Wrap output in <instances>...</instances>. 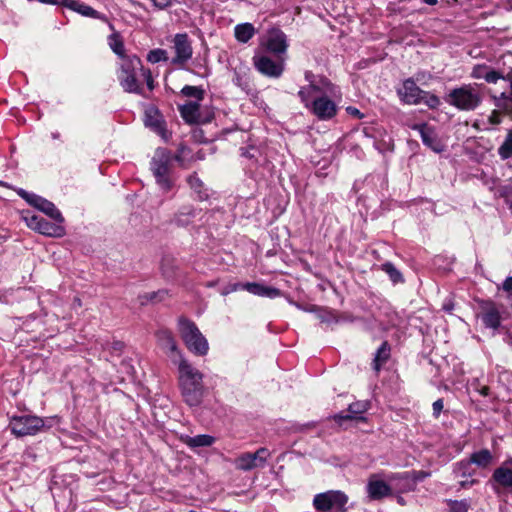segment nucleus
<instances>
[{
	"label": "nucleus",
	"instance_id": "1",
	"mask_svg": "<svg viewBox=\"0 0 512 512\" xmlns=\"http://www.w3.org/2000/svg\"><path fill=\"white\" fill-rule=\"evenodd\" d=\"M298 95L319 119L327 120L335 116L337 107L329 97H335L337 89L327 79H322L319 84L311 83L308 87L302 88Z\"/></svg>",
	"mask_w": 512,
	"mask_h": 512
},
{
	"label": "nucleus",
	"instance_id": "2",
	"mask_svg": "<svg viewBox=\"0 0 512 512\" xmlns=\"http://www.w3.org/2000/svg\"><path fill=\"white\" fill-rule=\"evenodd\" d=\"M177 367L178 383L184 402L190 407H198L205 394L203 374L187 360L181 361Z\"/></svg>",
	"mask_w": 512,
	"mask_h": 512
},
{
	"label": "nucleus",
	"instance_id": "3",
	"mask_svg": "<svg viewBox=\"0 0 512 512\" xmlns=\"http://www.w3.org/2000/svg\"><path fill=\"white\" fill-rule=\"evenodd\" d=\"M178 332L189 351L199 356L207 354L209 350L207 339L193 321L180 317L178 320Z\"/></svg>",
	"mask_w": 512,
	"mask_h": 512
},
{
	"label": "nucleus",
	"instance_id": "4",
	"mask_svg": "<svg viewBox=\"0 0 512 512\" xmlns=\"http://www.w3.org/2000/svg\"><path fill=\"white\" fill-rule=\"evenodd\" d=\"M171 153L165 148H158L150 163L156 183L163 192H168L173 186L170 176Z\"/></svg>",
	"mask_w": 512,
	"mask_h": 512
},
{
	"label": "nucleus",
	"instance_id": "5",
	"mask_svg": "<svg viewBox=\"0 0 512 512\" xmlns=\"http://www.w3.org/2000/svg\"><path fill=\"white\" fill-rule=\"evenodd\" d=\"M449 104L455 106L459 110L471 111L476 109L482 102V95L473 85H463L453 89L449 95Z\"/></svg>",
	"mask_w": 512,
	"mask_h": 512
},
{
	"label": "nucleus",
	"instance_id": "6",
	"mask_svg": "<svg viewBox=\"0 0 512 512\" xmlns=\"http://www.w3.org/2000/svg\"><path fill=\"white\" fill-rule=\"evenodd\" d=\"M397 92L400 99L406 104L412 105L423 102L430 108H436L440 104L438 97L421 90L412 79L405 80Z\"/></svg>",
	"mask_w": 512,
	"mask_h": 512
},
{
	"label": "nucleus",
	"instance_id": "7",
	"mask_svg": "<svg viewBox=\"0 0 512 512\" xmlns=\"http://www.w3.org/2000/svg\"><path fill=\"white\" fill-rule=\"evenodd\" d=\"M141 68V60L137 56L124 58L120 63L118 80L121 87L129 93H141L140 85L136 79V71Z\"/></svg>",
	"mask_w": 512,
	"mask_h": 512
},
{
	"label": "nucleus",
	"instance_id": "8",
	"mask_svg": "<svg viewBox=\"0 0 512 512\" xmlns=\"http://www.w3.org/2000/svg\"><path fill=\"white\" fill-rule=\"evenodd\" d=\"M347 502V495L339 490L319 493L313 499V505L318 512H344Z\"/></svg>",
	"mask_w": 512,
	"mask_h": 512
},
{
	"label": "nucleus",
	"instance_id": "9",
	"mask_svg": "<svg viewBox=\"0 0 512 512\" xmlns=\"http://www.w3.org/2000/svg\"><path fill=\"white\" fill-rule=\"evenodd\" d=\"M10 428L17 437L32 436L40 432L44 426V419L34 415L13 416Z\"/></svg>",
	"mask_w": 512,
	"mask_h": 512
},
{
	"label": "nucleus",
	"instance_id": "10",
	"mask_svg": "<svg viewBox=\"0 0 512 512\" xmlns=\"http://www.w3.org/2000/svg\"><path fill=\"white\" fill-rule=\"evenodd\" d=\"M261 46L277 57H283L287 52L289 44L287 36L282 30L272 28L267 31L261 42Z\"/></svg>",
	"mask_w": 512,
	"mask_h": 512
},
{
	"label": "nucleus",
	"instance_id": "11",
	"mask_svg": "<svg viewBox=\"0 0 512 512\" xmlns=\"http://www.w3.org/2000/svg\"><path fill=\"white\" fill-rule=\"evenodd\" d=\"M253 64L262 75L270 78H279L285 69V58L278 57V60H273L267 55H255L253 57Z\"/></svg>",
	"mask_w": 512,
	"mask_h": 512
},
{
	"label": "nucleus",
	"instance_id": "12",
	"mask_svg": "<svg viewBox=\"0 0 512 512\" xmlns=\"http://www.w3.org/2000/svg\"><path fill=\"white\" fill-rule=\"evenodd\" d=\"M270 457L268 449L262 447L255 453H243L235 459V467L242 471L264 467Z\"/></svg>",
	"mask_w": 512,
	"mask_h": 512
},
{
	"label": "nucleus",
	"instance_id": "13",
	"mask_svg": "<svg viewBox=\"0 0 512 512\" xmlns=\"http://www.w3.org/2000/svg\"><path fill=\"white\" fill-rule=\"evenodd\" d=\"M156 337L159 346L165 351L173 364L178 365L181 361H186L170 331L161 329L156 333Z\"/></svg>",
	"mask_w": 512,
	"mask_h": 512
},
{
	"label": "nucleus",
	"instance_id": "14",
	"mask_svg": "<svg viewBox=\"0 0 512 512\" xmlns=\"http://www.w3.org/2000/svg\"><path fill=\"white\" fill-rule=\"evenodd\" d=\"M175 57L171 60L174 65H183L191 59L193 49L186 33L176 34L173 38Z\"/></svg>",
	"mask_w": 512,
	"mask_h": 512
},
{
	"label": "nucleus",
	"instance_id": "15",
	"mask_svg": "<svg viewBox=\"0 0 512 512\" xmlns=\"http://www.w3.org/2000/svg\"><path fill=\"white\" fill-rule=\"evenodd\" d=\"M28 227L39 233L52 237H60L64 234V228L59 224L48 222L41 216L32 215L25 218Z\"/></svg>",
	"mask_w": 512,
	"mask_h": 512
},
{
	"label": "nucleus",
	"instance_id": "16",
	"mask_svg": "<svg viewBox=\"0 0 512 512\" xmlns=\"http://www.w3.org/2000/svg\"><path fill=\"white\" fill-rule=\"evenodd\" d=\"M20 195L23 198H25L28 201V203H30L31 205L36 207L38 210L42 211L43 213H45L46 215L51 217L56 222H58V223L63 222V217H62L60 211L56 208V206L52 202H50L38 195L28 194L26 192H23Z\"/></svg>",
	"mask_w": 512,
	"mask_h": 512
},
{
	"label": "nucleus",
	"instance_id": "17",
	"mask_svg": "<svg viewBox=\"0 0 512 512\" xmlns=\"http://www.w3.org/2000/svg\"><path fill=\"white\" fill-rule=\"evenodd\" d=\"M492 479L502 487L512 488V457L494 470Z\"/></svg>",
	"mask_w": 512,
	"mask_h": 512
},
{
	"label": "nucleus",
	"instance_id": "18",
	"mask_svg": "<svg viewBox=\"0 0 512 512\" xmlns=\"http://www.w3.org/2000/svg\"><path fill=\"white\" fill-rule=\"evenodd\" d=\"M369 497L372 499H381L391 493L387 483L379 479L377 475H372L367 485Z\"/></svg>",
	"mask_w": 512,
	"mask_h": 512
},
{
	"label": "nucleus",
	"instance_id": "19",
	"mask_svg": "<svg viewBox=\"0 0 512 512\" xmlns=\"http://www.w3.org/2000/svg\"><path fill=\"white\" fill-rule=\"evenodd\" d=\"M369 408L368 402L358 401L349 405L348 413L341 412L334 416L335 421L342 424L343 421L358 419L357 415L366 412Z\"/></svg>",
	"mask_w": 512,
	"mask_h": 512
},
{
	"label": "nucleus",
	"instance_id": "20",
	"mask_svg": "<svg viewBox=\"0 0 512 512\" xmlns=\"http://www.w3.org/2000/svg\"><path fill=\"white\" fill-rule=\"evenodd\" d=\"M145 125L152 128L155 132L164 136V121L159 111L154 107H149L145 111Z\"/></svg>",
	"mask_w": 512,
	"mask_h": 512
},
{
	"label": "nucleus",
	"instance_id": "21",
	"mask_svg": "<svg viewBox=\"0 0 512 512\" xmlns=\"http://www.w3.org/2000/svg\"><path fill=\"white\" fill-rule=\"evenodd\" d=\"M245 290L253 295L261 297L276 298L280 296V291L278 289L255 282L245 283Z\"/></svg>",
	"mask_w": 512,
	"mask_h": 512
},
{
	"label": "nucleus",
	"instance_id": "22",
	"mask_svg": "<svg viewBox=\"0 0 512 512\" xmlns=\"http://www.w3.org/2000/svg\"><path fill=\"white\" fill-rule=\"evenodd\" d=\"M471 76L475 79H485L488 83H496L503 76L485 65H477L473 68Z\"/></svg>",
	"mask_w": 512,
	"mask_h": 512
},
{
	"label": "nucleus",
	"instance_id": "23",
	"mask_svg": "<svg viewBox=\"0 0 512 512\" xmlns=\"http://www.w3.org/2000/svg\"><path fill=\"white\" fill-rule=\"evenodd\" d=\"M182 118L189 124L198 123L200 119V104L198 102H187L180 108Z\"/></svg>",
	"mask_w": 512,
	"mask_h": 512
},
{
	"label": "nucleus",
	"instance_id": "24",
	"mask_svg": "<svg viewBox=\"0 0 512 512\" xmlns=\"http://www.w3.org/2000/svg\"><path fill=\"white\" fill-rule=\"evenodd\" d=\"M255 32L251 23L238 24L234 28V36L241 43H247L255 35Z\"/></svg>",
	"mask_w": 512,
	"mask_h": 512
},
{
	"label": "nucleus",
	"instance_id": "25",
	"mask_svg": "<svg viewBox=\"0 0 512 512\" xmlns=\"http://www.w3.org/2000/svg\"><path fill=\"white\" fill-rule=\"evenodd\" d=\"M66 7L86 17L100 18L99 13L92 7L75 0H68Z\"/></svg>",
	"mask_w": 512,
	"mask_h": 512
},
{
	"label": "nucleus",
	"instance_id": "26",
	"mask_svg": "<svg viewBox=\"0 0 512 512\" xmlns=\"http://www.w3.org/2000/svg\"><path fill=\"white\" fill-rule=\"evenodd\" d=\"M202 159L198 154H192L191 150L186 146H180L175 155V160L182 166L188 167L192 162Z\"/></svg>",
	"mask_w": 512,
	"mask_h": 512
},
{
	"label": "nucleus",
	"instance_id": "27",
	"mask_svg": "<svg viewBox=\"0 0 512 512\" xmlns=\"http://www.w3.org/2000/svg\"><path fill=\"white\" fill-rule=\"evenodd\" d=\"M195 210L191 207H183L173 219V222L179 227L188 226L195 217Z\"/></svg>",
	"mask_w": 512,
	"mask_h": 512
},
{
	"label": "nucleus",
	"instance_id": "28",
	"mask_svg": "<svg viewBox=\"0 0 512 512\" xmlns=\"http://www.w3.org/2000/svg\"><path fill=\"white\" fill-rule=\"evenodd\" d=\"M183 441L189 447H207L213 444L214 438L210 435L201 434L194 437L186 436Z\"/></svg>",
	"mask_w": 512,
	"mask_h": 512
},
{
	"label": "nucleus",
	"instance_id": "29",
	"mask_svg": "<svg viewBox=\"0 0 512 512\" xmlns=\"http://www.w3.org/2000/svg\"><path fill=\"white\" fill-rule=\"evenodd\" d=\"M168 297L167 290H158L154 292L144 293L139 295L138 300L141 305H146L149 303H158L164 301Z\"/></svg>",
	"mask_w": 512,
	"mask_h": 512
},
{
	"label": "nucleus",
	"instance_id": "30",
	"mask_svg": "<svg viewBox=\"0 0 512 512\" xmlns=\"http://www.w3.org/2000/svg\"><path fill=\"white\" fill-rule=\"evenodd\" d=\"M493 460V456L488 449H482L470 456V462L479 467H487Z\"/></svg>",
	"mask_w": 512,
	"mask_h": 512
},
{
	"label": "nucleus",
	"instance_id": "31",
	"mask_svg": "<svg viewBox=\"0 0 512 512\" xmlns=\"http://www.w3.org/2000/svg\"><path fill=\"white\" fill-rule=\"evenodd\" d=\"M498 155L502 160L512 158V129L508 130L504 141L499 146Z\"/></svg>",
	"mask_w": 512,
	"mask_h": 512
},
{
	"label": "nucleus",
	"instance_id": "32",
	"mask_svg": "<svg viewBox=\"0 0 512 512\" xmlns=\"http://www.w3.org/2000/svg\"><path fill=\"white\" fill-rule=\"evenodd\" d=\"M109 46L112 49V51L121 58V62L124 61V58L130 57L125 55L124 44L121 37L118 34H112L109 37Z\"/></svg>",
	"mask_w": 512,
	"mask_h": 512
},
{
	"label": "nucleus",
	"instance_id": "33",
	"mask_svg": "<svg viewBox=\"0 0 512 512\" xmlns=\"http://www.w3.org/2000/svg\"><path fill=\"white\" fill-rule=\"evenodd\" d=\"M390 349L388 347L387 342H384L377 350L375 358L373 360L374 369L379 371L381 366L387 361L389 358Z\"/></svg>",
	"mask_w": 512,
	"mask_h": 512
},
{
	"label": "nucleus",
	"instance_id": "34",
	"mask_svg": "<svg viewBox=\"0 0 512 512\" xmlns=\"http://www.w3.org/2000/svg\"><path fill=\"white\" fill-rule=\"evenodd\" d=\"M188 184L190 188L193 189L198 194L199 200L203 201L208 198V193L206 189H204L203 182L196 175L189 176Z\"/></svg>",
	"mask_w": 512,
	"mask_h": 512
},
{
	"label": "nucleus",
	"instance_id": "35",
	"mask_svg": "<svg viewBox=\"0 0 512 512\" xmlns=\"http://www.w3.org/2000/svg\"><path fill=\"white\" fill-rule=\"evenodd\" d=\"M382 270L388 274L390 280L394 283H402L404 281L401 272L390 262H386L382 265Z\"/></svg>",
	"mask_w": 512,
	"mask_h": 512
},
{
	"label": "nucleus",
	"instance_id": "36",
	"mask_svg": "<svg viewBox=\"0 0 512 512\" xmlns=\"http://www.w3.org/2000/svg\"><path fill=\"white\" fill-rule=\"evenodd\" d=\"M485 326L496 329L500 325V315L496 309H490L483 315Z\"/></svg>",
	"mask_w": 512,
	"mask_h": 512
},
{
	"label": "nucleus",
	"instance_id": "37",
	"mask_svg": "<svg viewBox=\"0 0 512 512\" xmlns=\"http://www.w3.org/2000/svg\"><path fill=\"white\" fill-rule=\"evenodd\" d=\"M181 93L186 97H193L197 100H202L204 96V92L201 88L196 86L186 85L182 88Z\"/></svg>",
	"mask_w": 512,
	"mask_h": 512
},
{
	"label": "nucleus",
	"instance_id": "38",
	"mask_svg": "<svg viewBox=\"0 0 512 512\" xmlns=\"http://www.w3.org/2000/svg\"><path fill=\"white\" fill-rule=\"evenodd\" d=\"M167 59V52L163 49L151 50L147 55V60L151 63H158L160 61H166Z\"/></svg>",
	"mask_w": 512,
	"mask_h": 512
},
{
	"label": "nucleus",
	"instance_id": "39",
	"mask_svg": "<svg viewBox=\"0 0 512 512\" xmlns=\"http://www.w3.org/2000/svg\"><path fill=\"white\" fill-rule=\"evenodd\" d=\"M448 504L452 512H467L470 507L467 500H449Z\"/></svg>",
	"mask_w": 512,
	"mask_h": 512
},
{
	"label": "nucleus",
	"instance_id": "40",
	"mask_svg": "<svg viewBox=\"0 0 512 512\" xmlns=\"http://www.w3.org/2000/svg\"><path fill=\"white\" fill-rule=\"evenodd\" d=\"M471 462L469 461H460L455 465L454 472L457 474V476L465 477L467 475H471L470 470Z\"/></svg>",
	"mask_w": 512,
	"mask_h": 512
},
{
	"label": "nucleus",
	"instance_id": "41",
	"mask_svg": "<svg viewBox=\"0 0 512 512\" xmlns=\"http://www.w3.org/2000/svg\"><path fill=\"white\" fill-rule=\"evenodd\" d=\"M501 123V115L500 112L497 110H494L491 115L488 117V125L486 126L485 123L483 125L485 126V130L491 129L493 126H496Z\"/></svg>",
	"mask_w": 512,
	"mask_h": 512
},
{
	"label": "nucleus",
	"instance_id": "42",
	"mask_svg": "<svg viewBox=\"0 0 512 512\" xmlns=\"http://www.w3.org/2000/svg\"><path fill=\"white\" fill-rule=\"evenodd\" d=\"M238 290H245V283H234V284L228 285L227 287L224 288V290L222 291V294L227 295L229 293H232V292H235Z\"/></svg>",
	"mask_w": 512,
	"mask_h": 512
},
{
	"label": "nucleus",
	"instance_id": "43",
	"mask_svg": "<svg viewBox=\"0 0 512 512\" xmlns=\"http://www.w3.org/2000/svg\"><path fill=\"white\" fill-rule=\"evenodd\" d=\"M140 70L142 72V76L144 77V79L147 83L148 88L150 90H152L154 88V81L152 78L151 71L149 69H144L142 66H141Z\"/></svg>",
	"mask_w": 512,
	"mask_h": 512
},
{
	"label": "nucleus",
	"instance_id": "44",
	"mask_svg": "<svg viewBox=\"0 0 512 512\" xmlns=\"http://www.w3.org/2000/svg\"><path fill=\"white\" fill-rule=\"evenodd\" d=\"M420 133H421V138L423 140V142L429 146V147H433L432 146V142H433V139L432 137L430 136L429 132L425 129V128H421L420 129Z\"/></svg>",
	"mask_w": 512,
	"mask_h": 512
},
{
	"label": "nucleus",
	"instance_id": "45",
	"mask_svg": "<svg viewBox=\"0 0 512 512\" xmlns=\"http://www.w3.org/2000/svg\"><path fill=\"white\" fill-rule=\"evenodd\" d=\"M171 1L172 0H152L153 5L160 10L169 7L171 5Z\"/></svg>",
	"mask_w": 512,
	"mask_h": 512
},
{
	"label": "nucleus",
	"instance_id": "46",
	"mask_svg": "<svg viewBox=\"0 0 512 512\" xmlns=\"http://www.w3.org/2000/svg\"><path fill=\"white\" fill-rule=\"evenodd\" d=\"M443 409V400L438 399L433 403V414L438 417Z\"/></svg>",
	"mask_w": 512,
	"mask_h": 512
},
{
	"label": "nucleus",
	"instance_id": "47",
	"mask_svg": "<svg viewBox=\"0 0 512 512\" xmlns=\"http://www.w3.org/2000/svg\"><path fill=\"white\" fill-rule=\"evenodd\" d=\"M503 290L508 293V297H512V277H508L503 283Z\"/></svg>",
	"mask_w": 512,
	"mask_h": 512
},
{
	"label": "nucleus",
	"instance_id": "48",
	"mask_svg": "<svg viewBox=\"0 0 512 512\" xmlns=\"http://www.w3.org/2000/svg\"><path fill=\"white\" fill-rule=\"evenodd\" d=\"M346 111L349 115L356 117V118H362L363 114L355 107L349 106L346 108Z\"/></svg>",
	"mask_w": 512,
	"mask_h": 512
},
{
	"label": "nucleus",
	"instance_id": "49",
	"mask_svg": "<svg viewBox=\"0 0 512 512\" xmlns=\"http://www.w3.org/2000/svg\"><path fill=\"white\" fill-rule=\"evenodd\" d=\"M40 3L44 4H54V5H62L66 7L68 0H37Z\"/></svg>",
	"mask_w": 512,
	"mask_h": 512
},
{
	"label": "nucleus",
	"instance_id": "50",
	"mask_svg": "<svg viewBox=\"0 0 512 512\" xmlns=\"http://www.w3.org/2000/svg\"><path fill=\"white\" fill-rule=\"evenodd\" d=\"M477 481L472 479V480H466V481H461L460 482V486L462 488H468V487H471L472 485H474Z\"/></svg>",
	"mask_w": 512,
	"mask_h": 512
},
{
	"label": "nucleus",
	"instance_id": "51",
	"mask_svg": "<svg viewBox=\"0 0 512 512\" xmlns=\"http://www.w3.org/2000/svg\"><path fill=\"white\" fill-rule=\"evenodd\" d=\"M429 476V473H425V472H418V476L416 477V480H422L424 479L425 477Z\"/></svg>",
	"mask_w": 512,
	"mask_h": 512
},
{
	"label": "nucleus",
	"instance_id": "52",
	"mask_svg": "<svg viewBox=\"0 0 512 512\" xmlns=\"http://www.w3.org/2000/svg\"><path fill=\"white\" fill-rule=\"evenodd\" d=\"M480 393L483 396H487L489 394V387H487V386L482 387L481 390H480Z\"/></svg>",
	"mask_w": 512,
	"mask_h": 512
},
{
	"label": "nucleus",
	"instance_id": "53",
	"mask_svg": "<svg viewBox=\"0 0 512 512\" xmlns=\"http://www.w3.org/2000/svg\"><path fill=\"white\" fill-rule=\"evenodd\" d=\"M428 5H435L437 3V0H423Z\"/></svg>",
	"mask_w": 512,
	"mask_h": 512
},
{
	"label": "nucleus",
	"instance_id": "54",
	"mask_svg": "<svg viewBox=\"0 0 512 512\" xmlns=\"http://www.w3.org/2000/svg\"><path fill=\"white\" fill-rule=\"evenodd\" d=\"M133 5H134L135 7H142V5H141L140 3H136V2H133Z\"/></svg>",
	"mask_w": 512,
	"mask_h": 512
}]
</instances>
